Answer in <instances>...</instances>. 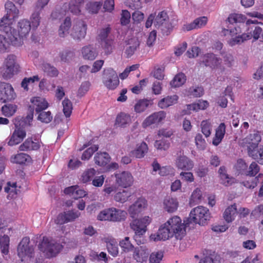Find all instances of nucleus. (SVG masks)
Wrapping results in <instances>:
<instances>
[{"instance_id": "1", "label": "nucleus", "mask_w": 263, "mask_h": 263, "mask_svg": "<svg viewBox=\"0 0 263 263\" xmlns=\"http://www.w3.org/2000/svg\"><path fill=\"white\" fill-rule=\"evenodd\" d=\"M257 24H258L257 20H248L246 23L247 32L238 35L234 38H232L228 41L229 44L233 46L240 44L245 41L252 39V37H253L255 41L258 40L260 37L262 30L260 27L254 26Z\"/></svg>"}, {"instance_id": "2", "label": "nucleus", "mask_w": 263, "mask_h": 263, "mask_svg": "<svg viewBox=\"0 0 263 263\" xmlns=\"http://www.w3.org/2000/svg\"><path fill=\"white\" fill-rule=\"evenodd\" d=\"M31 23L27 19L20 20L17 24V29H13L9 39L12 45L20 46L23 43V39L29 33L31 30Z\"/></svg>"}, {"instance_id": "3", "label": "nucleus", "mask_w": 263, "mask_h": 263, "mask_svg": "<svg viewBox=\"0 0 263 263\" xmlns=\"http://www.w3.org/2000/svg\"><path fill=\"white\" fill-rule=\"evenodd\" d=\"M211 218L209 210L203 206H198L190 212L188 221L190 223L204 226Z\"/></svg>"}, {"instance_id": "4", "label": "nucleus", "mask_w": 263, "mask_h": 263, "mask_svg": "<svg viewBox=\"0 0 263 263\" xmlns=\"http://www.w3.org/2000/svg\"><path fill=\"white\" fill-rule=\"evenodd\" d=\"M38 247L40 250L43 252L48 258L55 256L63 248L62 245L46 236L43 237Z\"/></svg>"}, {"instance_id": "5", "label": "nucleus", "mask_w": 263, "mask_h": 263, "mask_svg": "<svg viewBox=\"0 0 263 263\" xmlns=\"http://www.w3.org/2000/svg\"><path fill=\"white\" fill-rule=\"evenodd\" d=\"M20 66L16 61V57L12 54L8 55L6 58L4 67L1 71L3 78L5 79L11 78L20 71Z\"/></svg>"}, {"instance_id": "6", "label": "nucleus", "mask_w": 263, "mask_h": 263, "mask_svg": "<svg viewBox=\"0 0 263 263\" xmlns=\"http://www.w3.org/2000/svg\"><path fill=\"white\" fill-rule=\"evenodd\" d=\"M227 20L230 24H232L234 23L240 24L239 26L235 27L233 29H224L222 30V33L224 35L230 34L231 36L236 35L241 33L240 26L246 27V23L245 24V23H246L247 21H248L247 20L246 16L245 15L239 13H232L230 14Z\"/></svg>"}, {"instance_id": "7", "label": "nucleus", "mask_w": 263, "mask_h": 263, "mask_svg": "<svg viewBox=\"0 0 263 263\" xmlns=\"http://www.w3.org/2000/svg\"><path fill=\"white\" fill-rule=\"evenodd\" d=\"M171 233L177 239H181L185 233V225L178 216L170 218L166 222Z\"/></svg>"}, {"instance_id": "8", "label": "nucleus", "mask_w": 263, "mask_h": 263, "mask_svg": "<svg viewBox=\"0 0 263 263\" xmlns=\"http://www.w3.org/2000/svg\"><path fill=\"white\" fill-rule=\"evenodd\" d=\"M30 238L24 237L20 242L17 247V255L22 261H28L34 257V248L29 246Z\"/></svg>"}, {"instance_id": "9", "label": "nucleus", "mask_w": 263, "mask_h": 263, "mask_svg": "<svg viewBox=\"0 0 263 263\" xmlns=\"http://www.w3.org/2000/svg\"><path fill=\"white\" fill-rule=\"evenodd\" d=\"M102 82L108 89H115L120 82L116 71L111 68L105 69L103 72Z\"/></svg>"}, {"instance_id": "10", "label": "nucleus", "mask_w": 263, "mask_h": 263, "mask_svg": "<svg viewBox=\"0 0 263 263\" xmlns=\"http://www.w3.org/2000/svg\"><path fill=\"white\" fill-rule=\"evenodd\" d=\"M15 129L13 132L6 139L8 145L13 146L21 143L26 136V131L21 127V123H14Z\"/></svg>"}, {"instance_id": "11", "label": "nucleus", "mask_w": 263, "mask_h": 263, "mask_svg": "<svg viewBox=\"0 0 263 263\" xmlns=\"http://www.w3.org/2000/svg\"><path fill=\"white\" fill-rule=\"evenodd\" d=\"M11 229L6 227L0 219V246L2 253L7 255L9 253L10 238Z\"/></svg>"}, {"instance_id": "12", "label": "nucleus", "mask_w": 263, "mask_h": 263, "mask_svg": "<svg viewBox=\"0 0 263 263\" xmlns=\"http://www.w3.org/2000/svg\"><path fill=\"white\" fill-rule=\"evenodd\" d=\"M261 139V136L259 133L251 134L246 138L248 155L252 158H257L256 152Z\"/></svg>"}, {"instance_id": "13", "label": "nucleus", "mask_w": 263, "mask_h": 263, "mask_svg": "<svg viewBox=\"0 0 263 263\" xmlns=\"http://www.w3.org/2000/svg\"><path fill=\"white\" fill-rule=\"evenodd\" d=\"M16 98V94L12 85L9 83L0 82V102L6 103Z\"/></svg>"}, {"instance_id": "14", "label": "nucleus", "mask_w": 263, "mask_h": 263, "mask_svg": "<svg viewBox=\"0 0 263 263\" xmlns=\"http://www.w3.org/2000/svg\"><path fill=\"white\" fill-rule=\"evenodd\" d=\"M151 218L149 216H145L141 219H136L130 223V227L136 235H142L146 231L147 226L151 223Z\"/></svg>"}, {"instance_id": "15", "label": "nucleus", "mask_w": 263, "mask_h": 263, "mask_svg": "<svg viewBox=\"0 0 263 263\" xmlns=\"http://www.w3.org/2000/svg\"><path fill=\"white\" fill-rule=\"evenodd\" d=\"M116 183L123 188L131 186L134 182V177L128 171H123L115 174Z\"/></svg>"}, {"instance_id": "16", "label": "nucleus", "mask_w": 263, "mask_h": 263, "mask_svg": "<svg viewBox=\"0 0 263 263\" xmlns=\"http://www.w3.org/2000/svg\"><path fill=\"white\" fill-rule=\"evenodd\" d=\"M86 31V24L84 21L79 20L74 24L70 35L74 40H81L85 37Z\"/></svg>"}, {"instance_id": "17", "label": "nucleus", "mask_w": 263, "mask_h": 263, "mask_svg": "<svg viewBox=\"0 0 263 263\" xmlns=\"http://www.w3.org/2000/svg\"><path fill=\"white\" fill-rule=\"evenodd\" d=\"M41 147L39 140L35 137H28L19 146L18 149L20 151L29 152L37 151Z\"/></svg>"}, {"instance_id": "18", "label": "nucleus", "mask_w": 263, "mask_h": 263, "mask_svg": "<svg viewBox=\"0 0 263 263\" xmlns=\"http://www.w3.org/2000/svg\"><path fill=\"white\" fill-rule=\"evenodd\" d=\"M147 205V201L144 198H139L128 208V212L133 218L138 216Z\"/></svg>"}, {"instance_id": "19", "label": "nucleus", "mask_w": 263, "mask_h": 263, "mask_svg": "<svg viewBox=\"0 0 263 263\" xmlns=\"http://www.w3.org/2000/svg\"><path fill=\"white\" fill-rule=\"evenodd\" d=\"M173 236L169 228L164 223L163 225L161 226L156 234H151L150 238L155 241L166 240Z\"/></svg>"}, {"instance_id": "20", "label": "nucleus", "mask_w": 263, "mask_h": 263, "mask_svg": "<svg viewBox=\"0 0 263 263\" xmlns=\"http://www.w3.org/2000/svg\"><path fill=\"white\" fill-rule=\"evenodd\" d=\"M166 117V113L164 111L155 112L147 117L142 123V127L146 128L152 124H158Z\"/></svg>"}, {"instance_id": "21", "label": "nucleus", "mask_w": 263, "mask_h": 263, "mask_svg": "<svg viewBox=\"0 0 263 263\" xmlns=\"http://www.w3.org/2000/svg\"><path fill=\"white\" fill-rule=\"evenodd\" d=\"M14 19L11 16L5 15L0 21V31L5 33L9 38L12 33V25Z\"/></svg>"}, {"instance_id": "22", "label": "nucleus", "mask_w": 263, "mask_h": 263, "mask_svg": "<svg viewBox=\"0 0 263 263\" xmlns=\"http://www.w3.org/2000/svg\"><path fill=\"white\" fill-rule=\"evenodd\" d=\"M175 164L178 169L187 171L192 170L194 166V162L184 155L178 157Z\"/></svg>"}, {"instance_id": "23", "label": "nucleus", "mask_w": 263, "mask_h": 263, "mask_svg": "<svg viewBox=\"0 0 263 263\" xmlns=\"http://www.w3.org/2000/svg\"><path fill=\"white\" fill-rule=\"evenodd\" d=\"M202 59V62L205 66L213 69L217 68L221 63V59L212 53L204 54Z\"/></svg>"}, {"instance_id": "24", "label": "nucleus", "mask_w": 263, "mask_h": 263, "mask_svg": "<svg viewBox=\"0 0 263 263\" xmlns=\"http://www.w3.org/2000/svg\"><path fill=\"white\" fill-rule=\"evenodd\" d=\"M83 58L85 60L93 61L98 55V51L92 45H88L81 49Z\"/></svg>"}, {"instance_id": "25", "label": "nucleus", "mask_w": 263, "mask_h": 263, "mask_svg": "<svg viewBox=\"0 0 263 263\" xmlns=\"http://www.w3.org/2000/svg\"><path fill=\"white\" fill-rule=\"evenodd\" d=\"M31 102L33 104L36 114L45 110L49 106L47 101L44 98L40 97H33L31 99Z\"/></svg>"}, {"instance_id": "26", "label": "nucleus", "mask_w": 263, "mask_h": 263, "mask_svg": "<svg viewBox=\"0 0 263 263\" xmlns=\"http://www.w3.org/2000/svg\"><path fill=\"white\" fill-rule=\"evenodd\" d=\"M104 241L108 253L113 257H116L119 254V249L116 239L112 237H107L104 238Z\"/></svg>"}, {"instance_id": "27", "label": "nucleus", "mask_w": 263, "mask_h": 263, "mask_svg": "<svg viewBox=\"0 0 263 263\" xmlns=\"http://www.w3.org/2000/svg\"><path fill=\"white\" fill-rule=\"evenodd\" d=\"M207 22L208 18L206 17H199L195 19L193 22L184 25L183 28L186 31H190L205 26Z\"/></svg>"}, {"instance_id": "28", "label": "nucleus", "mask_w": 263, "mask_h": 263, "mask_svg": "<svg viewBox=\"0 0 263 263\" xmlns=\"http://www.w3.org/2000/svg\"><path fill=\"white\" fill-rule=\"evenodd\" d=\"M111 221L120 222L126 218L127 212L124 210L111 208Z\"/></svg>"}, {"instance_id": "29", "label": "nucleus", "mask_w": 263, "mask_h": 263, "mask_svg": "<svg viewBox=\"0 0 263 263\" xmlns=\"http://www.w3.org/2000/svg\"><path fill=\"white\" fill-rule=\"evenodd\" d=\"M237 213V206L236 203H234L225 210L223 214V218L228 223L231 222L235 219Z\"/></svg>"}, {"instance_id": "30", "label": "nucleus", "mask_w": 263, "mask_h": 263, "mask_svg": "<svg viewBox=\"0 0 263 263\" xmlns=\"http://www.w3.org/2000/svg\"><path fill=\"white\" fill-rule=\"evenodd\" d=\"M226 125L224 123H221L216 129L215 137L213 139L212 143L217 146L223 139L226 133Z\"/></svg>"}, {"instance_id": "31", "label": "nucleus", "mask_w": 263, "mask_h": 263, "mask_svg": "<svg viewBox=\"0 0 263 263\" xmlns=\"http://www.w3.org/2000/svg\"><path fill=\"white\" fill-rule=\"evenodd\" d=\"M153 104V100L151 99H140L134 106L135 111L137 113H141L144 111L146 108Z\"/></svg>"}, {"instance_id": "32", "label": "nucleus", "mask_w": 263, "mask_h": 263, "mask_svg": "<svg viewBox=\"0 0 263 263\" xmlns=\"http://www.w3.org/2000/svg\"><path fill=\"white\" fill-rule=\"evenodd\" d=\"M178 99V96L174 95L171 96H167L161 99L158 102V106L161 108H166L177 102Z\"/></svg>"}, {"instance_id": "33", "label": "nucleus", "mask_w": 263, "mask_h": 263, "mask_svg": "<svg viewBox=\"0 0 263 263\" xmlns=\"http://www.w3.org/2000/svg\"><path fill=\"white\" fill-rule=\"evenodd\" d=\"M97 173V171L93 168H87L82 174L80 180L83 183H89L96 176Z\"/></svg>"}, {"instance_id": "34", "label": "nucleus", "mask_w": 263, "mask_h": 263, "mask_svg": "<svg viewBox=\"0 0 263 263\" xmlns=\"http://www.w3.org/2000/svg\"><path fill=\"white\" fill-rule=\"evenodd\" d=\"M110 156L108 153H97L94 157L95 163L100 166H105L110 161Z\"/></svg>"}, {"instance_id": "35", "label": "nucleus", "mask_w": 263, "mask_h": 263, "mask_svg": "<svg viewBox=\"0 0 263 263\" xmlns=\"http://www.w3.org/2000/svg\"><path fill=\"white\" fill-rule=\"evenodd\" d=\"M131 196L132 193L130 191L122 190L115 194L114 196V199L116 202L124 203L128 200Z\"/></svg>"}, {"instance_id": "36", "label": "nucleus", "mask_w": 263, "mask_h": 263, "mask_svg": "<svg viewBox=\"0 0 263 263\" xmlns=\"http://www.w3.org/2000/svg\"><path fill=\"white\" fill-rule=\"evenodd\" d=\"M164 207L168 213H173L176 211L178 206L177 200L173 198L168 197L164 200Z\"/></svg>"}, {"instance_id": "37", "label": "nucleus", "mask_w": 263, "mask_h": 263, "mask_svg": "<svg viewBox=\"0 0 263 263\" xmlns=\"http://www.w3.org/2000/svg\"><path fill=\"white\" fill-rule=\"evenodd\" d=\"M125 42L127 45H129L125 50V53L127 54V57L129 58L133 55L137 48L139 47V42L137 39L135 38L130 39L126 41Z\"/></svg>"}, {"instance_id": "38", "label": "nucleus", "mask_w": 263, "mask_h": 263, "mask_svg": "<svg viewBox=\"0 0 263 263\" xmlns=\"http://www.w3.org/2000/svg\"><path fill=\"white\" fill-rule=\"evenodd\" d=\"M209 105V103L207 101L199 100L197 102L187 105V109L189 110L198 111L205 109Z\"/></svg>"}, {"instance_id": "39", "label": "nucleus", "mask_w": 263, "mask_h": 263, "mask_svg": "<svg viewBox=\"0 0 263 263\" xmlns=\"http://www.w3.org/2000/svg\"><path fill=\"white\" fill-rule=\"evenodd\" d=\"M153 171L156 172L159 171V174L162 176L168 175L172 172L173 168L170 166L161 167L157 161H154L152 164Z\"/></svg>"}, {"instance_id": "40", "label": "nucleus", "mask_w": 263, "mask_h": 263, "mask_svg": "<svg viewBox=\"0 0 263 263\" xmlns=\"http://www.w3.org/2000/svg\"><path fill=\"white\" fill-rule=\"evenodd\" d=\"M71 26V19L67 16L65 18L64 22L61 25L59 29V35L61 37H65L69 33V30Z\"/></svg>"}, {"instance_id": "41", "label": "nucleus", "mask_w": 263, "mask_h": 263, "mask_svg": "<svg viewBox=\"0 0 263 263\" xmlns=\"http://www.w3.org/2000/svg\"><path fill=\"white\" fill-rule=\"evenodd\" d=\"M41 68L44 72L48 77H56L59 74L58 70L49 63H43Z\"/></svg>"}, {"instance_id": "42", "label": "nucleus", "mask_w": 263, "mask_h": 263, "mask_svg": "<svg viewBox=\"0 0 263 263\" xmlns=\"http://www.w3.org/2000/svg\"><path fill=\"white\" fill-rule=\"evenodd\" d=\"M84 2V0H71L69 4V11L74 14H80Z\"/></svg>"}, {"instance_id": "43", "label": "nucleus", "mask_w": 263, "mask_h": 263, "mask_svg": "<svg viewBox=\"0 0 263 263\" xmlns=\"http://www.w3.org/2000/svg\"><path fill=\"white\" fill-rule=\"evenodd\" d=\"M17 109V106L15 104H6L2 107V114L5 117H10L14 115Z\"/></svg>"}, {"instance_id": "44", "label": "nucleus", "mask_w": 263, "mask_h": 263, "mask_svg": "<svg viewBox=\"0 0 263 263\" xmlns=\"http://www.w3.org/2000/svg\"><path fill=\"white\" fill-rule=\"evenodd\" d=\"M169 21V17L167 13L162 11L160 12L154 18V25L155 28L160 27L163 24Z\"/></svg>"}, {"instance_id": "45", "label": "nucleus", "mask_w": 263, "mask_h": 263, "mask_svg": "<svg viewBox=\"0 0 263 263\" xmlns=\"http://www.w3.org/2000/svg\"><path fill=\"white\" fill-rule=\"evenodd\" d=\"M5 8L7 10L6 15L11 16L12 18L18 17L19 10L12 2L7 1L5 4Z\"/></svg>"}, {"instance_id": "46", "label": "nucleus", "mask_w": 263, "mask_h": 263, "mask_svg": "<svg viewBox=\"0 0 263 263\" xmlns=\"http://www.w3.org/2000/svg\"><path fill=\"white\" fill-rule=\"evenodd\" d=\"M220 177L222 180V183L226 186H229L232 184L234 179L233 178L230 177L227 174V171L226 167L223 166H221L218 171Z\"/></svg>"}, {"instance_id": "47", "label": "nucleus", "mask_w": 263, "mask_h": 263, "mask_svg": "<svg viewBox=\"0 0 263 263\" xmlns=\"http://www.w3.org/2000/svg\"><path fill=\"white\" fill-rule=\"evenodd\" d=\"M122 251L128 253L134 249V246L132 243L129 237H125L119 241V243Z\"/></svg>"}, {"instance_id": "48", "label": "nucleus", "mask_w": 263, "mask_h": 263, "mask_svg": "<svg viewBox=\"0 0 263 263\" xmlns=\"http://www.w3.org/2000/svg\"><path fill=\"white\" fill-rule=\"evenodd\" d=\"M131 121L129 115L123 112L119 114L116 120V124L120 127H125Z\"/></svg>"}, {"instance_id": "49", "label": "nucleus", "mask_w": 263, "mask_h": 263, "mask_svg": "<svg viewBox=\"0 0 263 263\" xmlns=\"http://www.w3.org/2000/svg\"><path fill=\"white\" fill-rule=\"evenodd\" d=\"M148 146L146 143L142 142L137 148L133 151L132 154L137 158H142L144 157L145 154L147 152Z\"/></svg>"}, {"instance_id": "50", "label": "nucleus", "mask_w": 263, "mask_h": 263, "mask_svg": "<svg viewBox=\"0 0 263 263\" xmlns=\"http://www.w3.org/2000/svg\"><path fill=\"white\" fill-rule=\"evenodd\" d=\"M148 253H146L142 247L136 248L134 249L133 257L138 262H142L147 257Z\"/></svg>"}, {"instance_id": "51", "label": "nucleus", "mask_w": 263, "mask_h": 263, "mask_svg": "<svg viewBox=\"0 0 263 263\" xmlns=\"http://www.w3.org/2000/svg\"><path fill=\"white\" fill-rule=\"evenodd\" d=\"M11 45H12L10 39H7L4 35L0 34V52H8Z\"/></svg>"}, {"instance_id": "52", "label": "nucleus", "mask_w": 263, "mask_h": 263, "mask_svg": "<svg viewBox=\"0 0 263 263\" xmlns=\"http://www.w3.org/2000/svg\"><path fill=\"white\" fill-rule=\"evenodd\" d=\"M30 159L29 155L25 153H18L11 157V161L13 163L23 164H25Z\"/></svg>"}, {"instance_id": "53", "label": "nucleus", "mask_w": 263, "mask_h": 263, "mask_svg": "<svg viewBox=\"0 0 263 263\" xmlns=\"http://www.w3.org/2000/svg\"><path fill=\"white\" fill-rule=\"evenodd\" d=\"M186 81V76L183 73L175 76L170 84L172 87H177L182 86Z\"/></svg>"}, {"instance_id": "54", "label": "nucleus", "mask_w": 263, "mask_h": 263, "mask_svg": "<svg viewBox=\"0 0 263 263\" xmlns=\"http://www.w3.org/2000/svg\"><path fill=\"white\" fill-rule=\"evenodd\" d=\"M260 171V167L255 162H252L249 166H248L246 175L250 177H255L258 174Z\"/></svg>"}, {"instance_id": "55", "label": "nucleus", "mask_w": 263, "mask_h": 263, "mask_svg": "<svg viewBox=\"0 0 263 263\" xmlns=\"http://www.w3.org/2000/svg\"><path fill=\"white\" fill-rule=\"evenodd\" d=\"M63 104V111L67 118H69L71 114L72 110V104L70 100L67 98H65L62 102Z\"/></svg>"}, {"instance_id": "56", "label": "nucleus", "mask_w": 263, "mask_h": 263, "mask_svg": "<svg viewBox=\"0 0 263 263\" xmlns=\"http://www.w3.org/2000/svg\"><path fill=\"white\" fill-rule=\"evenodd\" d=\"M99 146L98 145H93L85 150L82 154L81 159L82 160H87L90 159L93 154L98 151Z\"/></svg>"}, {"instance_id": "57", "label": "nucleus", "mask_w": 263, "mask_h": 263, "mask_svg": "<svg viewBox=\"0 0 263 263\" xmlns=\"http://www.w3.org/2000/svg\"><path fill=\"white\" fill-rule=\"evenodd\" d=\"M37 114V119L43 123H48L52 120V116L50 111H44L43 110Z\"/></svg>"}, {"instance_id": "58", "label": "nucleus", "mask_w": 263, "mask_h": 263, "mask_svg": "<svg viewBox=\"0 0 263 263\" xmlns=\"http://www.w3.org/2000/svg\"><path fill=\"white\" fill-rule=\"evenodd\" d=\"M111 208L101 211L97 216V219L101 221H111Z\"/></svg>"}, {"instance_id": "59", "label": "nucleus", "mask_w": 263, "mask_h": 263, "mask_svg": "<svg viewBox=\"0 0 263 263\" xmlns=\"http://www.w3.org/2000/svg\"><path fill=\"white\" fill-rule=\"evenodd\" d=\"M235 168L239 174L246 175V173H247L248 168V165L243 159H239L237 160L235 165Z\"/></svg>"}, {"instance_id": "60", "label": "nucleus", "mask_w": 263, "mask_h": 263, "mask_svg": "<svg viewBox=\"0 0 263 263\" xmlns=\"http://www.w3.org/2000/svg\"><path fill=\"white\" fill-rule=\"evenodd\" d=\"M202 133L206 137L210 136L212 130L211 123L208 120H203L201 123Z\"/></svg>"}, {"instance_id": "61", "label": "nucleus", "mask_w": 263, "mask_h": 263, "mask_svg": "<svg viewBox=\"0 0 263 263\" xmlns=\"http://www.w3.org/2000/svg\"><path fill=\"white\" fill-rule=\"evenodd\" d=\"M158 30L161 31V33L163 35H168L172 31L173 26L171 23L168 21L165 23L163 24L160 27L157 28Z\"/></svg>"}, {"instance_id": "62", "label": "nucleus", "mask_w": 263, "mask_h": 263, "mask_svg": "<svg viewBox=\"0 0 263 263\" xmlns=\"http://www.w3.org/2000/svg\"><path fill=\"white\" fill-rule=\"evenodd\" d=\"M154 145L158 149L166 151L170 146V143L168 140L162 139L161 140H156Z\"/></svg>"}, {"instance_id": "63", "label": "nucleus", "mask_w": 263, "mask_h": 263, "mask_svg": "<svg viewBox=\"0 0 263 263\" xmlns=\"http://www.w3.org/2000/svg\"><path fill=\"white\" fill-rule=\"evenodd\" d=\"M258 183V181L257 178H249L241 182V184L247 189H254Z\"/></svg>"}, {"instance_id": "64", "label": "nucleus", "mask_w": 263, "mask_h": 263, "mask_svg": "<svg viewBox=\"0 0 263 263\" xmlns=\"http://www.w3.org/2000/svg\"><path fill=\"white\" fill-rule=\"evenodd\" d=\"M120 23L122 26H126L130 22L131 15L127 10H123L121 14Z\"/></svg>"}]
</instances>
